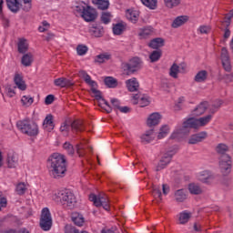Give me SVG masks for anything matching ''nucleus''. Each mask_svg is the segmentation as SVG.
Here are the masks:
<instances>
[{
	"label": "nucleus",
	"instance_id": "1",
	"mask_svg": "<svg viewBox=\"0 0 233 233\" xmlns=\"http://www.w3.org/2000/svg\"><path fill=\"white\" fill-rule=\"evenodd\" d=\"M212 121V115H208L200 118L189 117L182 123V127L177 129L170 136V139H177L180 136H188L190 134V128L198 130L199 127H205Z\"/></svg>",
	"mask_w": 233,
	"mask_h": 233
},
{
	"label": "nucleus",
	"instance_id": "2",
	"mask_svg": "<svg viewBox=\"0 0 233 233\" xmlns=\"http://www.w3.org/2000/svg\"><path fill=\"white\" fill-rule=\"evenodd\" d=\"M49 172L54 179H61L66 174V157L59 153H53L47 159Z\"/></svg>",
	"mask_w": 233,
	"mask_h": 233
},
{
	"label": "nucleus",
	"instance_id": "3",
	"mask_svg": "<svg viewBox=\"0 0 233 233\" xmlns=\"http://www.w3.org/2000/svg\"><path fill=\"white\" fill-rule=\"evenodd\" d=\"M216 152L219 157V168L223 176H228L232 172V157L227 152H228V146L220 143L216 147Z\"/></svg>",
	"mask_w": 233,
	"mask_h": 233
},
{
	"label": "nucleus",
	"instance_id": "4",
	"mask_svg": "<svg viewBox=\"0 0 233 233\" xmlns=\"http://www.w3.org/2000/svg\"><path fill=\"white\" fill-rule=\"evenodd\" d=\"M16 127L19 128L22 134H25L31 137H34L39 134V127H37V124L35 122H30V120H20L16 123Z\"/></svg>",
	"mask_w": 233,
	"mask_h": 233
},
{
	"label": "nucleus",
	"instance_id": "5",
	"mask_svg": "<svg viewBox=\"0 0 233 233\" xmlns=\"http://www.w3.org/2000/svg\"><path fill=\"white\" fill-rule=\"evenodd\" d=\"M121 68L126 76H132V74H136L141 68V58L133 57L129 62H123Z\"/></svg>",
	"mask_w": 233,
	"mask_h": 233
},
{
	"label": "nucleus",
	"instance_id": "6",
	"mask_svg": "<svg viewBox=\"0 0 233 233\" xmlns=\"http://www.w3.org/2000/svg\"><path fill=\"white\" fill-rule=\"evenodd\" d=\"M89 200L94 203L95 207H103L104 210H110V200L105 194H100L98 196L96 194H90Z\"/></svg>",
	"mask_w": 233,
	"mask_h": 233
},
{
	"label": "nucleus",
	"instance_id": "7",
	"mask_svg": "<svg viewBox=\"0 0 233 233\" xmlns=\"http://www.w3.org/2000/svg\"><path fill=\"white\" fill-rule=\"evenodd\" d=\"M40 228L46 232L52 228V214L48 208H44L40 215Z\"/></svg>",
	"mask_w": 233,
	"mask_h": 233
},
{
	"label": "nucleus",
	"instance_id": "8",
	"mask_svg": "<svg viewBox=\"0 0 233 233\" xmlns=\"http://www.w3.org/2000/svg\"><path fill=\"white\" fill-rule=\"evenodd\" d=\"M57 198H59L62 205H66V207H74L77 203L76 195L70 191H60L57 193Z\"/></svg>",
	"mask_w": 233,
	"mask_h": 233
},
{
	"label": "nucleus",
	"instance_id": "9",
	"mask_svg": "<svg viewBox=\"0 0 233 233\" xmlns=\"http://www.w3.org/2000/svg\"><path fill=\"white\" fill-rule=\"evenodd\" d=\"M172 153L167 152L163 155L161 159L159 160L156 171L160 172V170H163L164 168H167V167L169 165L170 161H172Z\"/></svg>",
	"mask_w": 233,
	"mask_h": 233
},
{
	"label": "nucleus",
	"instance_id": "10",
	"mask_svg": "<svg viewBox=\"0 0 233 233\" xmlns=\"http://www.w3.org/2000/svg\"><path fill=\"white\" fill-rule=\"evenodd\" d=\"M82 18L86 23H92L95 19H97V12H96V9H94L91 6L87 5L86 7V11L82 15Z\"/></svg>",
	"mask_w": 233,
	"mask_h": 233
},
{
	"label": "nucleus",
	"instance_id": "11",
	"mask_svg": "<svg viewBox=\"0 0 233 233\" xmlns=\"http://www.w3.org/2000/svg\"><path fill=\"white\" fill-rule=\"evenodd\" d=\"M208 137L207 131H202L194 135H191L188 138V145H198V143H202L205 141V138Z\"/></svg>",
	"mask_w": 233,
	"mask_h": 233
},
{
	"label": "nucleus",
	"instance_id": "12",
	"mask_svg": "<svg viewBox=\"0 0 233 233\" xmlns=\"http://www.w3.org/2000/svg\"><path fill=\"white\" fill-rule=\"evenodd\" d=\"M56 86H60V88H70L74 86V82L66 77H60L54 80Z\"/></svg>",
	"mask_w": 233,
	"mask_h": 233
},
{
	"label": "nucleus",
	"instance_id": "13",
	"mask_svg": "<svg viewBox=\"0 0 233 233\" xmlns=\"http://www.w3.org/2000/svg\"><path fill=\"white\" fill-rule=\"evenodd\" d=\"M159 121H161V115L159 113H153L148 116L147 125L149 128H152V127L159 125Z\"/></svg>",
	"mask_w": 233,
	"mask_h": 233
},
{
	"label": "nucleus",
	"instance_id": "14",
	"mask_svg": "<svg viewBox=\"0 0 233 233\" xmlns=\"http://www.w3.org/2000/svg\"><path fill=\"white\" fill-rule=\"evenodd\" d=\"M207 108H208V102H201L192 112L191 116H203L205 112H207Z\"/></svg>",
	"mask_w": 233,
	"mask_h": 233
},
{
	"label": "nucleus",
	"instance_id": "15",
	"mask_svg": "<svg viewBox=\"0 0 233 233\" xmlns=\"http://www.w3.org/2000/svg\"><path fill=\"white\" fill-rule=\"evenodd\" d=\"M89 34H91L93 37H103L105 35V29L101 25H97V24H96L90 27Z\"/></svg>",
	"mask_w": 233,
	"mask_h": 233
},
{
	"label": "nucleus",
	"instance_id": "16",
	"mask_svg": "<svg viewBox=\"0 0 233 233\" xmlns=\"http://www.w3.org/2000/svg\"><path fill=\"white\" fill-rule=\"evenodd\" d=\"M126 86L128 92H137L139 90V82H137V78L136 77L127 80Z\"/></svg>",
	"mask_w": 233,
	"mask_h": 233
},
{
	"label": "nucleus",
	"instance_id": "17",
	"mask_svg": "<svg viewBox=\"0 0 233 233\" xmlns=\"http://www.w3.org/2000/svg\"><path fill=\"white\" fill-rule=\"evenodd\" d=\"M148 46L149 48H153V50H159V48L165 46V39L161 37L154 38L148 43Z\"/></svg>",
	"mask_w": 233,
	"mask_h": 233
},
{
	"label": "nucleus",
	"instance_id": "18",
	"mask_svg": "<svg viewBox=\"0 0 233 233\" xmlns=\"http://www.w3.org/2000/svg\"><path fill=\"white\" fill-rule=\"evenodd\" d=\"M140 139L141 143H144L145 145H147V143H151V141H154V128L146 131V133L141 136Z\"/></svg>",
	"mask_w": 233,
	"mask_h": 233
},
{
	"label": "nucleus",
	"instance_id": "19",
	"mask_svg": "<svg viewBox=\"0 0 233 233\" xmlns=\"http://www.w3.org/2000/svg\"><path fill=\"white\" fill-rule=\"evenodd\" d=\"M43 127L44 128H47L48 132H52V130L55 128L56 125L54 124V116H52V114L46 116L43 122Z\"/></svg>",
	"mask_w": 233,
	"mask_h": 233
},
{
	"label": "nucleus",
	"instance_id": "20",
	"mask_svg": "<svg viewBox=\"0 0 233 233\" xmlns=\"http://www.w3.org/2000/svg\"><path fill=\"white\" fill-rule=\"evenodd\" d=\"M71 221H73L76 227H83V225H85V218L81 213L73 212L71 215Z\"/></svg>",
	"mask_w": 233,
	"mask_h": 233
},
{
	"label": "nucleus",
	"instance_id": "21",
	"mask_svg": "<svg viewBox=\"0 0 233 233\" xmlns=\"http://www.w3.org/2000/svg\"><path fill=\"white\" fill-rule=\"evenodd\" d=\"M78 76L79 77H82L85 83H86V85H89V86H97V82L92 80L90 75H87L85 70L79 71Z\"/></svg>",
	"mask_w": 233,
	"mask_h": 233
},
{
	"label": "nucleus",
	"instance_id": "22",
	"mask_svg": "<svg viewBox=\"0 0 233 233\" xmlns=\"http://www.w3.org/2000/svg\"><path fill=\"white\" fill-rule=\"evenodd\" d=\"M14 83L16 85L17 88L19 90L25 91L26 90V84L25 83V80L23 79V76L19 74H15L14 77Z\"/></svg>",
	"mask_w": 233,
	"mask_h": 233
},
{
	"label": "nucleus",
	"instance_id": "23",
	"mask_svg": "<svg viewBox=\"0 0 233 233\" xmlns=\"http://www.w3.org/2000/svg\"><path fill=\"white\" fill-rule=\"evenodd\" d=\"M6 161L8 168H15L18 163L17 155L14 153H8Z\"/></svg>",
	"mask_w": 233,
	"mask_h": 233
},
{
	"label": "nucleus",
	"instance_id": "24",
	"mask_svg": "<svg viewBox=\"0 0 233 233\" xmlns=\"http://www.w3.org/2000/svg\"><path fill=\"white\" fill-rule=\"evenodd\" d=\"M110 59H112V54L102 53L95 57V63L103 65V63H106V61H110Z\"/></svg>",
	"mask_w": 233,
	"mask_h": 233
},
{
	"label": "nucleus",
	"instance_id": "25",
	"mask_svg": "<svg viewBox=\"0 0 233 233\" xmlns=\"http://www.w3.org/2000/svg\"><path fill=\"white\" fill-rule=\"evenodd\" d=\"M23 66H32L34 63V55L32 53H25L21 58Z\"/></svg>",
	"mask_w": 233,
	"mask_h": 233
},
{
	"label": "nucleus",
	"instance_id": "26",
	"mask_svg": "<svg viewBox=\"0 0 233 233\" xmlns=\"http://www.w3.org/2000/svg\"><path fill=\"white\" fill-rule=\"evenodd\" d=\"M190 218H192L191 212H188L186 210L179 213V216H178L179 225H187V223H188V221L190 220Z\"/></svg>",
	"mask_w": 233,
	"mask_h": 233
},
{
	"label": "nucleus",
	"instance_id": "27",
	"mask_svg": "<svg viewBox=\"0 0 233 233\" xmlns=\"http://www.w3.org/2000/svg\"><path fill=\"white\" fill-rule=\"evenodd\" d=\"M70 127L73 132H83V130H85L83 120H74L73 122H70Z\"/></svg>",
	"mask_w": 233,
	"mask_h": 233
},
{
	"label": "nucleus",
	"instance_id": "28",
	"mask_svg": "<svg viewBox=\"0 0 233 233\" xmlns=\"http://www.w3.org/2000/svg\"><path fill=\"white\" fill-rule=\"evenodd\" d=\"M18 53L19 54H26L28 52V43L26 39L20 38L17 44Z\"/></svg>",
	"mask_w": 233,
	"mask_h": 233
},
{
	"label": "nucleus",
	"instance_id": "29",
	"mask_svg": "<svg viewBox=\"0 0 233 233\" xmlns=\"http://www.w3.org/2000/svg\"><path fill=\"white\" fill-rule=\"evenodd\" d=\"M188 21V16L187 15H181L177 16L172 23V27L173 28H179V26H182V25H185Z\"/></svg>",
	"mask_w": 233,
	"mask_h": 233
},
{
	"label": "nucleus",
	"instance_id": "30",
	"mask_svg": "<svg viewBox=\"0 0 233 233\" xmlns=\"http://www.w3.org/2000/svg\"><path fill=\"white\" fill-rule=\"evenodd\" d=\"M7 7L11 12H14V14H17L19 12V6L21 4H19V1L17 0H5Z\"/></svg>",
	"mask_w": 233,
	"mask_h": 233
},
{
	"label": "nucleus",
	"instance_id": "31",
	"mask_svg": "<svg viewBox=\"0 0 233 233\" xmlns=\"http://www.w3.org/2000/svg\"><path fill=\"white\" fill-rule=\"evenodd\" d=\"M126 16L129 21H131V23H137L139 19V13L135 10L127 9Z\"/></svg>",
	"mask_w": 233,
	"mask_h": 233
},
{
	"label": "nucleus",
	"instance_id": "32",
	"mask_svg": "<svg viewBox=\"0 0 233 233\" xmlns=\"http://www.w3.org/2000/svg\"><path fill=\"white\" fill-rule=\"evenodd\" d=\"M93 5L98 8V10H108L110 3L108 0H92Z\"/></svg>",
	"mask_w": 233,
	"mask_h": 233
},
{
	"label": "nucleus",
	"instance_id": "33",
	"mask_svg": "<svg viewBox=\"0 0 233 233\" xmlns=\"http://www.w3.org/2000/svg\"><path fill=\"white\" fill-rule=\"evenodd\" d=\"M175 199L177 203H183L187 199V190L178 189L175 192Z\"/></svg>",
	"mask_w": 233,
	"mask_h": 233
},
{
	"label": "nucleus",
	"instance_id": "34",
	"mask_svg": "<svg viewBox=\"0 0 233 233\" xmlns=\"http://www.w3.org/2000/svg\"><path fill=\"white\" fill-rule=\"evenodd\" d=\"M207 77H208V72L201 70L196 75L195 81L196 83H204V81H207Z\"/></svg>",
	"mask_w": 233,
	"mask_h": 233
},
{
	"label": "nucleus",
	"instance_id": "35",
	"mask_svg": "<svg viewBox=\"0 0 233 233\" xmlns=\"http://www.w3.org/2000/svg\"><path fill=\"white\" fill-rule=\"evenodd\" d=\"M188 190L190 194H193L194 196H199V194H203V189L198 184H189L188 185Z\"/></svg>",
	"mask_w": 233,
	"mask_h": 233
},
{
	"label": "nucleus",
	"instance_id": "36",
	"mask_svg": "<svg viewBox=\"0 0 233 233\" xmlns=\"http://www.w3.org/2000/svg\"><path fill=\"white\" fill-rule=\"evenodd\" d=\"M104 83L107 88H116L117 86V80L113 76H106Z\"/></svg>",
	"mask_w": 233,
	"mask_h": 233
},
{
	"label": "nucleus",
	"instance_id": "37",
	"mask_svg": "<svg viewBox=\"0 0 233 233\" xmlns=\"http://www.w3.org/2000/svg\"><path fill=\"white\" fill-rule=\"evenodd\" d=\"M161 56H163V51H161L160 49L155 50L150 54L149 59L151 63H156L157 61H159V59H161Z\"/></svg>",
	"mask_w": 233,
	"mask_h": 233
},
{
	"label": "nucleus",
	"instance_id": "38",
	"mask_svg": "<svg viewBox=\"0 0 233 233\" xmlns=\"http://www.w3.org/2000/svg\"><path fill=\"white\" fill-rule=\"evenodd\" d=\"M126 30V27L125 25H123V23H118V24H116L114 26H113V34L115 35H121V34H123V31Z\"/></svg>",
	"mask_w": 233,
	"mask_h": 233
},
{
	"label": "nucleus",
	"instance_id": "39",
	"mask_svg": "<svg viewBox=\"0 0 233 233\" xmlns=\"http://www.w3.org/2000/svg\"><path fill=\"white\" fill-rule=\"evenodd\" d=\"M143 5L150 10H156L157 8V0H141Z\"/></svg>",
	"mask_w": 233,
	"mask_h": 233
},
{
	"label": "nucleus",
	"instance_id": "40",
	"mask_svg": "<svg viewBox=\"0 0 233 233\" xmlns=\"http://www.w3.org/2000/svg\"><path fill=\"white\" fill-rule=\"evenodd\" d=\"M177 74H179V66L177 64H173L169 69V76L174 77V79H177Z\"/></svg>",
	"mask_w": 233,
	"mask_h": 233
},
{
	"label": "nucleus",
	"instance_id": "41",
	"mask_svg": "<svg viewBox=\"0 0 233 233\" xmlns=\"http://www.w3.org/2000/svg\"><path fill=\"white\" fill-rule=\"evenodd\" d=\"M170 131V127L167 125H164L157 135V139H163V137H167V135Z\"/></svg>",
	"mask_w": 233,
	"mask_h": 233
},
{
	"label": "nucleus",
	"instance_id": "42",
	"mask_svg": "<svg viewBox=\"0 0 233 233\" xmlns=\"http://www.w3.org/2000/svg\"><path fill=\"white\" fill-rule=\"evenodd\" d=\"M164 2L167 8H176L181 5V0H164Z\"/></svg>",
	"mask_w": 233,
	"mask_h": 233
},
{
	"label": "nucleus",
	"instance_id": "43",
	"mask_svg": "<svg viewBox=\"0 0 233 233\" xmlns=\"http://www.w3.org/2000/svg\"><path fill=\"white\" fill-rule=\"evenodd\" d=\"M221 105H223V101L222 100H217L209 108V112L211 114H216V112H218V110H219V108H221Z\"/></svg>",
	"mask_w": 233,
	"mask_h": 233
},
{
	"label": "nucleus",
	"instance_id": "44",
	"mask_svg": "<svg viewBox=\"0 0 233 233\" xmlns=\"http://www.w3.org/2000/svg\"><path fill=\"white\" fill-rule=\"evenodd\" d=\"M208 179H212V176L208 174V171H203L199 176V181L202 183H208Z\"/></svg>",
	"mask_w": 233,
	"mask_h": 233
},
{
	"label": "nucleus",
	"instance_id": "45",
	"mask_svg": "<svg viewBox=\"0 0 233 233\" xmlns=\"http://www.w3.org/2000/svg\"><path fill=\"white\" fill-rule=\"evenodd\" d=\"M64 232L65 233H81L79 232V229H77L76 227L66 224L64 228Z\"/></svg>",
	"mask_w": 233,
	"mask_h": 233
},
{
	"label": "nucleus",
	"instance_id": "46",
	"mask_svg": "<svg viewBox=\"0 0 233 233\" xmlns=\"http://www.w3.org/2000/svg\"><path fill=\"white\" fill-rule=\"evenodd\" d=\"M16 192L18 196H24L25 192H26V185H25L23 182L17 184Z\"/></svg>",
	"mask_w": 233,
	"mask_h": 233
},
{
	"label": "nucleus",
	"instance_id": "47",
	"mask_svg": "<svg viewBox=\"0 0 233 233\" xmlns=\"http://www.w3.org/2000/svg\"><path fill=\"white\" fill-rule=\"evenodd\" d=\"M76 52L78 56H85V54H86V52H88V46H85V45H78L76 46Z\"/></svg>",
	"mask_w": 233,
	"mask_h": 233
},
{
	"label": "nucleus",
	"instance_id": "48",
	"mask_svg": "<svg viewBox=\"0 0 233 233\" xmlns=\"http://www.w3.org/2000/svg\"><path fill=\"white\" fill-rule=\"evenodd\" d=\"M71 126H70V120H66L64 123H62L60 127V132H68L70 131Z\"/></svg>",
	"mask_w": 233,
	"mask_h": 233
},
{
	"label": "nucleus",
	"instance_id": "49",
	"mask_svg": "<svg viewBox=\"0 0 233 233\" xmlns=\"http://www.w3.org/2000/svg\"><path fill=\"white\" fill-rule=\"evenodd\" d=\"M63 147L65 150L67 151V154H69V156H74L76 150L74 149V146H72V144L66 142Z\"/></svg>",
	"mask_w": 233,
	"mask_h": 233
},
{
	"label": "nucleus",
	"instance_id": "50",
	"mask_svg": "<svg viewBox=\"0 0 233 233\" xmlns=\"http://www.w3.org/2000/svg\"><path fill=\"white\" fill-rule=\"evenodd\" d=\"M91 92H92V94H94L95 98L96 99V101H101V99H103V96L101 94V91L97 90L96 88V86H91Z\"/></svg>",
	"mask_w": 233,
	"mask_h": 233
},
{
	"label": "nucleus",
	"instance_id": "51",
	"mask_svg": "<svg viewBox=\"0 0 233 233\" xmlns=\"http://www.w3.org/2000/svg\"><path fill=\"white\" fill-rule=\"evenodd\" d=\"M220 57L221 61L230 60V56H228V50H227V47H222Z\"/></svg>",
	"mask_w": 233,
	"mask_h": 233
},
{
	"label": "nucleus",
	"instance_id": "52",
	"mask_svg": "<svg viewBox=\"0 0 233 233\" xmlns=\"http://www.w3.org/2000/svg\"><path fill=\"white\" fill-rule=\"evenodd\" d=\"M76 153L80 157L86 155V149H85V146L83 145H76Z\"/></svg>",
	"mask_w": 233,
	"mask_h": 233
},
{
	"label": "nucleus",
	"instance_id": "53",
	"mask_svg": "<svg viewBox=\"0 0 233 233\" xmlns=\"http://www.w3.org/2000/svg\"><path fill=\"white\" fill-rule=\"evenodd\" d=\"M110 13H103L100 19L104 25H108V23H110Z\"/></svg>",
	"mask_w": 233,
	"mask_h": 233
},
{
	"label": "nucleus",
	"instance_id": "54",
	"mask_svg": "<svg viewBox=\"0 0 233 233\" xmlns=\"http://www.w3.org/2000/svg\"><path fill=\"white\" fill-rule=\"evenodd\" d=\"M150 105V97L148 96H142L140 98V106L143 108L145 106H148Z\"/></svg>",
	"mask_w": 233,
	"mask_h": 233
},
{
	"label": "nucleus",
	"instance_id": "55",
	"mask_svg": "<svg viewBox=\"0 0 233 233\" xmlns=\"http://www.w3.org/2000/svg\"><path fill=\"white\" fill-rule=\"evenodd\" d=\"M152 196L155 198H157L161 201L163 198H161L162 194H161V189L157 188V187H153V191H152Z\"/></svg>",
	"mask_w": 233,
	"mask_h": 233
},
{
	"label": "nucleus",
	"instance_id": "56",
	"mask_svg": "<svg viewBox=\"0 0 233 233\" xmlns=\"http://www.w3.org/2000/svg\"><path fill=\"white\" fill-rule=\"evenodd\" d=\"M222 66L226 72H230L232 70V66L230 65V60H222Z\"/></svg>",
	"mask_w": 233,
	"mask_h": 233
},
{
	"label": "nucleus",
	"instance_id": "57",
	"mask_svg": "<svg viewBox=\"0 0 233 233\" xmlns=\"http://www.w3.org/2000/svg\"><path fill=\"white\" fill-rule=\"evenodd\" d=\"M22 103H24L25 105H32V103H34V97L30 96H24L22 97Z\"/></svg>",
	"mask_w": 233,
	"mask_h": 233
},
{
	"label": "nucleus",
	"instance_id": "58",
	"mask_svg": "<svg viewBox=\"0 0 233 233\" xmlns=\"http://www.w3.org/2000/svg\"><path fill=\"white\" fill-rule=\"evenodd\" d=\"M32 8V0H24V6L23 10L25 12H29V10Z\"/></svg>",
	"mask_w": 233,
	"mask_h": 233
},
{
	"label": "nucleus",
	"instance_id": "59",
	"mask_svg": "<svg viewBox=\"0 0 233 233\" xmlns=\"http://www.w3.org/2000/svg\"><path fill=\"white\" fill-rule=\"evenodd\" d=\"M219 79L220 80L224 79L227 83H232L233 75L232 74H226L223 76H220Z\"/></svg>",
	"mask_w": 233,
	"mask_h": 233
},
{
	"label": "nucleus",
	"instance_id": "60",
	"mask_svg": "<svg viewBox=\"0 0 233 233\" xmlns=\"http://www.w3.org/2000/svg\"><path fill=\"white\" fill-rule=\"evenodd\" d=\"M5 91L8 97H14V96H15V91L12 89V86H7Z\"/></svg>",
	"mask_w": 233,
	"mask_h": 233
},
{
	"label": "nucleus",
	"instance_id": "61",
	"mask_svg": "<svg viewBox=\"0 0 233 233\" xmlns=\"http://www.w3.org/2000/svg\"><path fill=\"white\" fill-rule=\"evenodd\" d=\"M86 10V7H85L84 5L76 6V14H80L81 17H83V14H85Z\"/></svg>",
	"mask_w": 233,
	"mask_h": 233
},
{
	"label": "nucleus",
	"instance_id": "62",
	"mask_svg": "<svg viewBox=\"0 0 233 233\" xmlns=\"http://www.w3.org/2000/svg\"><path fill=\"white\" fill-rule=\"evenodd\" d=\"M150 34H152V31L150 29H143L138 35L140 37H148V35H150Z\"/></svg>",
	"mask_w": 233,
	"mask_h": 233
},
{
	"label": "nucleus",
	"instance_id": "63",
	"mask_svg": "<svg viewBox=\"0 0 233 233\" xmlns=\"http://www.w3.org/2000/svg\"><path fill=\"white\" fill-rule=\"evenodd\" d=\"M56 99V96L54 95H48L45 99L46 105H52Z\"/></svg>",
	"mask_w": 233,
	"mask_h": 233
},
{
	"label": "nucleus",
	"instance_id": "64",
	"mask_svg": "<svg viewBox=\"0 0 233 233\" xmlns=\"http://www.w3.org/2000/svg\"><path fill=\"white\" fill-rule=\"evenodd\" d=\"M200 34H209L210 33V27L207 25H201L199 27Z\"/></svg>",
	"mask_w": 233,
	"mask_h": 233
}]
</instances>
